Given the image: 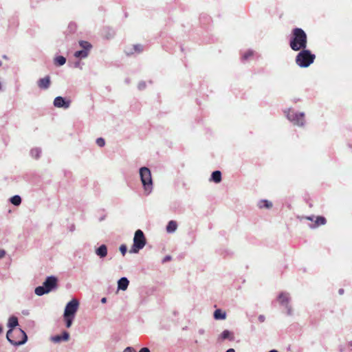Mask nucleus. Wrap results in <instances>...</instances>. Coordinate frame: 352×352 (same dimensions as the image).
<instances>
[{"label":"nucleus","instance_id":"38","mask_svg":"<svg viewBox=\"0 0 352 352\" xmlns=\"http://www.w3.org/2000/svg\"><path fill=\"white\" fill-rule=\"evenodd\" d=\"M226 352H235V351L234 349H229L228 350L226 351Z\"/></svg>","mask_w":352,"mask_h":352},{"label":"nucleus","instance_id":"26","mask_svg":"<svg viewBox=\"0 0 352 352\" xmlns=\"http://www.w3.org/2000/svg\"><path fill=\"white\" fill-rule=\"evenodd\" d=\"M54 60L55 64L60 66L64 65L66 62L65 58L62 56H57Z\"/></svg>","mask_w":352,"mask_h":352},{"label":"nucleus","instance_id":"12","mask_svg":"<svg viewBox=\"0 0 352 352\" xmlns=\"http://www.w3.org/2000/svg\"><path fill=\"white\" fill-rule=\"evenodd\" d=\"M234 334L231 331L228 330H224L221 335L219 336V340H229L230 341L234 340Z\"/></svg>","mask_w":352,"mask_h":352},{"label":"nucleus","instance_id":"23","mask_svg":"<svg viewBox=\"0 0 352 352\" xmlns=\"http://www.w3.org/2000/svg\"><path fill=\"white\" fill-rule=\"evenodd\" d=\"M88 54H89V52H87V50H82L76 51L74 53V56L76 58H85L88 56Z\"/></svg>","mask_w":352,"mask_h":352},{"label":"nucleus","instance_id":"21","mask_svg":"<svg viewBox=\"0 0 352 352\" xmlns=\"http://www.w3.org/2000/svg\"><path fill=\"white\" fill-rule=\"evenodd\" d=\"M79 45L82 48V50H87L88 52L92 47L91 45L89 42L85 41H80L79 42Z\"/></svg>","mask_w":352,"mask_h":352},{"label":"nucleus","instance_id":"27","mask_svg":"<svg viewBox=\"0 0 352 352\" xmlns=\"http://www.w3.org/2000/svg\"><path fill=\"white\" fill-rule=\"evenodd\" d=\"M96 144L100 146V147H102L104 146L105 144V141L103 138H99L96 140Z\"/></svg>","mask_w":352,"mask_h":352},{"label":"nucleus","instance_id":"16","mask_svg":"<svg viewBox=\"0 0 352 352\" xmlns=\"http://www.w3.org/2000/svg\"><path fill=\"white\" fill-rule=\"evenodd\" d=\"M278 300L281 305L287 306V305L289 303V300L288 294H285V293L280 294L278 296Z\"/></svg>","mask_w":352,"mask_h":352},{"label":"nucleus","instance_id":"22","mask_svg":"<svg viewBox=\"0 0 352 352\" xmlns=\"http://www.w3.org/2000/svg\"><path fill=\"white\" fill-rule=\"evenodd\" d=\"M49 292L47 290V289H45V287L43 286H39V287H37L36 289H35V294L38 296H42L45 294H47Z\"/></svg>","mask_w":352,"mask_h":352},{"label":"nucleus","instance_id":"14","mask_svg":"<svg viewBox=\"0 0 352 352\" xmlns=\"http://www.w3.org/2000/svg\"><path fill=\"white\" fill-rule=\"evenodd\" d=\"M129 284V281L126 278H121L118 283V289L124 291L127 289Z\"/></svg>","mask_w":352,"mask_h":352},{"label":"nucleus","instance_id":"31","mask_svg":"<svg viewBox=\"0 0 352 352\" xmlns=\"http://www.w3.org/2000/svg\"><path fill=\"white\" fill-rule=\"evenodd\" d=\"M53 341L56 342H60L62 340V336H54L53 338H52Z\"/></svg>","mask_w":352,"mask_h":352},{"label":"nucleus","instance_id":"2","mask_svg":"<svg viewBox=\"0 0 352 352\" xmlns=\"http://www.w3.org/2000/svg\"><path fill=\"white\" fill-rule=\"evenodd\" d=\"M78 306L79 302L76 299H72L67 304L64 311V319L66 322V327L67 328H69L72 326V321L78 311Z\"/></svg>","mask_w":352,"mask_h":352},{"label":"nucleus","instance_id":"20","mask_svg":"<svg viewBox=\"0 0 352 352\" xmlns=\"http://www.w3.org/2000/svg\"><path fill=\"white\" fill-rule=\"evenodd\" d=\"M258 207L260 208H270L272 207V204L267 200H261L258 203Z\"/></svg>","mask_w":352,"mask_h":352},{"label":"nucleus","instance_id":"5","mask_svg":"<svg viewBox=\"0 0 352 352\" xmlns=\"http://www.w3.org/2000/svg\"><path fill=\"white\" fill-rule=\"evenodd\" d=\"M140 175L144 190L146 194H149L153 188V182L150 170L146 167H142L140 169Z\"/></svg>","mask_w":352,"mask_h":352},{"label":"nucleus","instance_id":"7","mask_svg":"<svg viewBox=\"0 0 352 352\" xmlns=\"http://www.w3.org/2000/svg\"><path fill=\"white\" fill-rule=\"evenodd\" d=\"M287 118L294 124L298 126H302L305 122V114L303 113H298L292 109H289L287 112Z\"/></svg>","mask_w":352,"mask_h":352},{"label":"nucleus","instance_id":"11","mask_svg":"<svg viewBox=\"0 0 352 352\" xmlns=\"http://www.w3.org/2000/svg\"><path fill=\"white\" fill-rule=\"evenodd\" d=\"M50 84L51 80L49 76L42 78L37 81V85L38 87L41 89H48L50 86Z\"/></svg>","mask_w":352,"mask_h":352},{"label":"nucleus","instance_id":"1","mask_svg":"<svg viewBox=\"0 0 352 352\" xmlns=\"http://www.w3.org/2000/svg\"><path fill=\"white\" fill-rule=\"evenodd\" d=\"M307 36L305 32L299 28L293 29L292 32L289 46L294 51H299L306 48Z\"/></svg>","mask_w":352,"mask_h":352},{"label":"nucleus","instance_id":"13","mask_svg":"<svg viewBox=\"0 0 352 352\" xmlns=\"http://www.w3.org/2000/svg\"><path fill=\"white\" fill-rule=\"evenodd\" d=\"M327 220L324 217L322 216H318L316 218V220L314 221V224L313 226H311V228H316L320 226H323L326 224Z\"/></svg>","mask_w":352,"mask_h":352},{"label":"nucleus","instance_id":"29","mask_svg":"<svg viewBox=\"0 0 352 352\" xmlns=\"http://www.w3.org/2000/svg\"><path fill=\"white\" fill-rule=\"evenodd\" d=\"M120 250L123 256L125 255L126 252V246L125 245H122L120 247Z\"/></svg>","mask_w":352,"mask_h":352},{"label":"nucleus","instance_id":"3","mask_svg":"<svg viewBox=\"0 0 352 352\" xmlns=\"http://www.w3.org/2000/svg\"><path fill=\"white\" fill-rule=\"evenodd\" d=\"M6 337L8 340L13 345H21L27 340L25 333L21 329H13L8 331Z\"/></svg>","mask_w":352,"mask_h":352},{"label":"nucleus","instance_id":"8","mask_svg":"<svg viewBox=\"0 0 352 352\" xmlns=\"http://www.w3.org/2000/svg\"><path fill=\"white\" fill-rule=\"evenodd\" d=\"M43 285L50 292L57 285V279L54 276H49L47 278L45 281L43 283Z\"/></svg>","mask_w":352,"mask_h":352},{"label":"nucleus","instance_id":"28","mask_svg":"<svg viewBox=\"0 0 352 352\" xmlns=\"http://www.w3.org/2000/svg\"><path fill=\"white\" fill-rule=\"evenodd\" d=\"M253 56V52L252 51H248L243 55V58L244 60L248 59L250 57Z\"/></svg>","mask_w":352,"mask_h":352},{"label":"nucleus","instance_id":"33","mask_svg":"<svg viewBox=\"0 0 352 352\" xmlns=\"http://www.w3.org/2000/svg\"><path fill=\"white\" fill-rule=\"evenodd\" d=\"M6 254V252L3 250H0V258H3Z\"/></svg>","mask_w":352,"mask_h":352},{"label":"nucleus","instance_id":"37","mask_svg":"<svg viewBox=\"0 0 352 352\" xmlns=\"http://www.w3.org/2000/svg\"><path fill=\"white\" fill-rule=\"evenodd\" d=\"M305 219L307 220H309V221H314V217L307 216V217H305Z\"/></svg>","mask_w":352,"mask_h":352},{"label":"nucleus","instance_id":"15","mask_svg":"<svg viewBox=\"0 0 352 352\" xmlns=\"http://www.w3.org/2000/svg\"><path fill=\"white\" fill-rule=\"evenodd\" d=\"M96 253L100 258H104L107 254V248L105 245H100L98 248L96 249Z\"/></svg>","mask_w":352,"mask_h":352},{"label":"nucleus","instance_id":"42","mask_svg":"<svg viewBox=\"0 0 352 352\" xmlns=\"http://www.w3.org/2000/svg\"><path fill=\"white\" fill-rule=\"evenodd\" d=\"M2 331V327L0 326V333Z\"/></svg>","mask_w":352,"mask_h":352},{"label":"nucleus","instance_id":"17","mask_svg":"<svg viewBox=\"0 0 352 352\" xmlns=\"http://www.w3.org/2000/svg\"><path fill=\"white\" fill-rule=\"evenodd\" d=\"M214 318L216 320H225L226 318V313L220 309H217L214 312Z\"/></svg>","mask_w":352,"mask_h":352},{"label":"nucleus","instance_id":"25","mask_svg":"<svg viewBox=\"0 0 352 352\" xmlns=\"http://www.w3.org/2000/svg\"><path fill=\"white\" fill-rule=\"evenodd\" d=\"M11 203L14 206H19L21 203V198L19 195H14L10 199Z\"/></svg>","mask_w":352,"mask_h":352},{"label":"nucleus","instance_id":"19","mask_svg":"<svg viewBox=\"0 0 352 352\" xmlns=\"http://www.w3.org/2000/svg\"><path fill=\"white\" fill-rule=\"evenodd\" d=\"M177 224L175 221H170L166 226L168 232H173L177 230Z\"/></svg>","mask_w":352,"mask_h":352},{"label":"nucleus","instance_id":"40","mask_svg":"<svg viewBox=\"0 0 352 352\" xmlns=\"http://www.w3.org/2000/svg\"><path fill=\"white\" fill-rule=\"evenodd\" d=\"M3 58H4V59H6V60H8V56H7L6 55H3Z\"/></svg>","mask_w":352,"mask_h":352},{"label":"nucleus","instance_id":"39","mask_svg":"<svg viewBox=\"0 0 352 352\" xmlns=\"http://www.w3.org/2000/svg\"><path fill=\"white\" fill-rule=\"evenodd\" d=\"M102 302L104 303L106 302V298H103L102 300H101Z\"/></svg>","mask_w":352,"mask_h":352},{"label":"nucleus","instance_id":"4","mask_svg":"<svg viewBox=\"0 0 352 352\" xmlns=\"http://www.w3.org/2000/svg\"><path fill=\"white\" fill-rule=\"evenodd\" d=\"M300 50L301 51L296 56V63L300 67H308L314 63L316 56L312 54L310 50L305 49Z\"/></svg>","mask_w":352,"mask_h":352},{"label":"nucleus","instance_id":"36","mask_svg":"<svg viewBox=\"0 0 352 352\" xmlns=\"http://www.w3.org/2000/svg\"><path fill=\"white\" fill-rule=\"evenodd\" d=\"M170 260V256H166L164 259H163V263H165L166 261H168Z\"/></svg>","mask_w":352,"mask_h":352},{"label":"nucleus","instance_id":"44","mask_svg":"<svg viewBox=\"0 0 352 352\" xmlns=\"http://www.w3.org/2000/svg\"><path fill=\"white\" fill-rule=\"evenodd\" d=\"M1 89V83L0 82V90Z\"/></svg>","mask_w":352,"mask_h":352},{"label":"nucleus","instance_id":"32","mask_svg":"<svg viewBox=\"0 0 352 352\" xmlns=\"http://www.w3.org/2000/svg\"><path fill=\"white\" fill-rule=\"evenodd\" d=\"M124 352H136V351L131 347H127L124 349Z\"/></svg>","mask_w":352,"mask_h":352},{"label":"nucleus","instance_id":"35","mask_svg":"<svg viewBox=\"0 0 352 352\" xmlns=\"http://www.w3.org/2000/svg\"><path fill=\"white\" fill-rule=\"evenodd\" d=\"M258 320H259L261 322H264V320H265V316H262V315L259 316V317H258Z\"/></svg>","mask_w":352,"mask_h":352},{"label":"nucleus","instance_id":"43","mask_svg":"<svg viewBox=\"0 0 352 352\" xmlns=\"http://www.w3.org/2000/svg\"><path fill=\"white\" fill-rule=\"evenodd\" d=\"M2 65V62L0 60V67Z\"/></svg>","mask_w":352,"mask_h":352},{"label":"nucleus","instance_id":"41","mask_svg":"<svg viewBox=\"0 0 352 352\" xmlns=\"http://www.w3.org/2000/svg\"><path fill=\"white\" fill-rule=\"evenodd\" d=\"M270 352H278L276 350H271Z\"/></svg>","mask_w":352,"mask_h":352},{"label":"nucleus","instance_id":"10","mask_svg":"<svg viewBox=\"0 0 352 352\" xmlns=\"http://www.w3.org/2000/svg\"><path fill=\"white\" fill-rule=\"evenodd\" d=\"M143 51V47L140 44L128 46L125 49V52L128 55L134 54L135 52L140 53Z\"/></svg>","mask_w":352,"mask_h":352},{"label":"nucleus","instance_id":"24","mask_svg":"<svg viewBox=\"0 0 352 352\" xmlns=\"http://www.w3.org/2000/svg\"><path fill=\"white\" fill-rule=\"evenodd\" d=\"M18 325V319L16 317L12 316L9 318L8 326L14 328Z\"/></svg>","mask_w":352,"mask_h":352},{"label":"nucleus","instance_id":"18","mask_svg":"<svg viewBox=\"0 0 352 352\" xmlns=\"http://www.w3.org/2000/svg\"><path fill=\"white\" fill-rule=\"evenodd\" d=\"M211 179L215 183H219L221 181V173L219 170H215L212 173Z\"/></svg>","mask_w":352,"mask_h":352},{"label":"nucleus","instance_id":"6","mask_svg":"<svg viewBox=\"0 0 352 352\" xmlns=\"http://www.w3.org/2000/svg\"><path fill=\"white\" fill-rule=\"evenodd\" d=\"M146 245V238L141 230H138L135 232L133 238V244L130 250L131 253H138Z\"/></svg>","mask_w":352,"mask_h":352},{"label":"nucleus","instance_id":"9","mask_svg":"<svg viewBox=\"0 0 352 352\" xmlns=\"http://www.w3.org/2000/svg\"><path fill=\"white\" fill-rule=\"evenodd\" d=\"M54 105L58 108L63 107L65 109H67L70 105V102L65 101V99L61 96H58L55 98L54 100Z\"/></svg>","mask_w":352,"mask_h":352},{"label":"nucleus","instance_id":"34","mask_svg":"<svg viewBox=\"0 0 352 352\" xmlns=\"http://www.w3.org/2000/svg\"><path fill=\"white\" fill-rule=\"evenodd\" d=\"M139 352H150L149 349L146 347H144L140 349Z\"/></svg>","mask_w":352,"mask_h":352},{"label":"nucleus","instance_id":"30","mask_svg":"<svg viewBox=\"0 0 352 352\" xmlns=\"http://www.w3.org/2000/svg\"><path fill=\"white\" fill-rule=\"evenodd\" d=\"M61 336H62V340L66 341V340H68V339L69 338V334L67 332L65 331V332H63V333Z\"/></svg>","mask_w":352,"mask_h":352}]
</instances>
